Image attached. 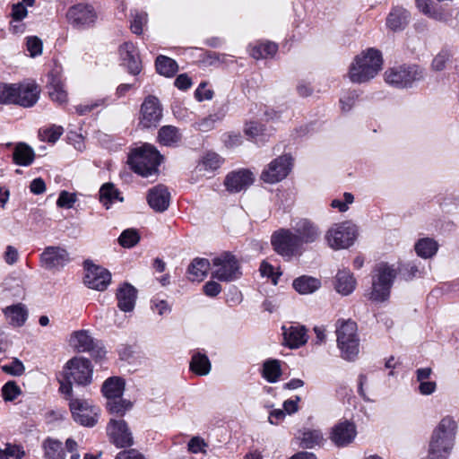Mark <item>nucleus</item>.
<instances>
[{
  "label": "nucleus",
  "mask_w": 459,
  "mask_h": 459,
  "mask_svg": "<svg viewBox=\"0 0 459 459\" xmlns=\"http://www.w3.org/2000/svg\"><path fill=\"white\" fill-rule=\"evenodd\" d=\"M382 66L381 52L376 48H368L353 58L349 66L348 78L353 83L368 82L377 75Z\"/></svg>",
  "instance_id": "obj_1"
},
{
  "label": "nucleus",
  "mask_w": 459,
  "mask_h": 459,
  "mask_svg": "<svg viewBox=\"0 0 459 459\" xmlns=\"http://www.w3.org/2000/svg\"><path fill=\"white\" fill-rule=\"evenodd\" d=\"M161 159L154 146L145 143L131 152L128 163L135 173L147 178L158 172Z\"/></svg>",
  "instance_id": "obj_2"
},
{
  "label": "nucleus",
  "mask_w": 459,
  "mask_h": 459,
  "mask_svg": "<svg viewBox=\"0 0 459 459\" xmlns=\"http://www.w3.org/2000/svg\"><path fill=\"white\" fill-rule=\"evenodd\" d=\"M357 325L352 320H338L336 323L337 345L341 350L342 358L354 360L359 351V340Z\"/></svg>",
  "instance_id": "obj_3"
},
{
  "label": "nucleus",
  "mask_w": 459,
  "mask_h": 459,
  "mask_svg": "<svg viewBox=\"0 0 459 459\" xmlns=\"http://www.w3.org/2000/svg\"><path fill=\"white\" fill-rule=\"evenodd\" d=\"M396 274L394 266L385 263L376 265L372 274V290L369 293V299L377 302L387 299Z\"/></svg>",
  "instance_id": "obj_4"
},
{
  "label": "nucleus",
  "mask_w": 459,
  "mask_h": 459,
  "mask_svg": "<svg viewBox=\"0 0 459 459\" xmlns=\"http://www.w3.org/2000/svg\"><path fill=\"white\" fill-rule=\"evenodd\" d=\"M424 69L418 65H401L390 68L385 72L386 83L399 88H411L417 82L424 79Z\"/></svg>",
  "instance_id": "obj_5"
},
{
  "label": "nucleus",
  "mask_w": 459,
  "mask_h": 459,
  "mask_svg": "<svg viewBox=\"0 0 459 459\" xmlns=\"http://www.w3.org/2000/svg\"><path fill=\"white\" fill-rule=\"evenodd\" d=\"M357 237L358 228L351 221L335 223L325 233L328 246L334 250L349 248Z\"/></svg>",
  "instance_id": "obj_6"
},
{
  "label": "nucleus",
  "mask_w": 459,
  "mask_h": 459,
  "mask_svg": "<svg viewBox=\"0 0 459 459\" xmlns=\"http://www.w3.org/2000/svg\"><path fill=\"white\" fill-rule=\"evenodd\" d=\"M271 244L273 250L286 260L302 254V245L291 229L274 231L271 237Z\"/></svg>",
  "instance_id": "obj_7"
},
{
  "label": "nucleus",
  "mask_w": 459,
  "mask_h": 459,
  "mask_svg": "<svg viewBox=\"0 0 459 459\" xmlns=\"http://www.w3.org/2000/svg\"><path fill=\"white\" fill-rule=\"evenodd\" d=\"M211 275L221 281L237 280L241 275L238 261L230 253L221 254L212 259Z\"/></svg>",
  "instance_id": "obj_8"
},
{
  "label": "nucleus",
  "mask_w": 459,
  "mask_h": 459,
  "mask_svg": "<svg viewBox=\"0 0 459 459\" xmlns=\"http://www.w3.org/2000/svg\"><path fill=\"white\" fill-rule=\"evenodd\" d=\"M92 366L91 361L82 357H74L64 368L65 380H73L77 385H86L92 380Z\"/></svg>",
  "instance_id": "obj_9"
},
{
  "label": "nucleus",
  "mask_w": 459,
  "mask_h": 459,
  "mask_svg": "<svg viewBox=\"0 0 459 459\" xmlns=\"http://www.w3.org/2000/svg\"><path fill=\"white\" fill-rule=\"evenodd\" d=\"M69 406L76 422L86 427H93L96 424L100 409L88 400L73 398Z\"/></svg>",
  "instance_id": "obj_10"
},
{
  "label": "nucleus",
  "mask_w": 459,
  "mask_h": 459,
  "mask_svg": "<svg viewBox=\"0 0 459 459\" xmlns=\"http://www.w3.org/2000/svg\"><path fill=\"white\" fill-rule=\"evenodd\" d=\"M66 17L74 27L87 29L95 24L98 14L92 5L80 3L68 9Z\"/></svg>",
  "instance_id": "obj_11"
},
{
  "label": "nucleus",
  "mask_w": 459,
  "mask_h": 459,
  "mask_svg": "<svg viewBox=\"0 0 459 459\" xmlns=\"http://www.w3.org/2000/svg\"><path fill=\"white\" fill-rule=\"evenodd\" d=\"M291 167V157L290 155H281L268 164L261 174V179L269 184L277 183L289 175Z\"/></svg>",
  "instance_id": "obj_12"
},
{
  "label": "nucleus",
  "mask_w": 459,
  "mask_h": 459,
  "mask_svg": "<svg viewBox=\"0 0 459 459\" xmlns=\"http://www.w3.org/2000/svg\"><path fill=\"white\" fill-rule=\"evenodd\" d=\"M69 262V253L59 246L47 247L39 257L40 266L48 271H59Z\"/></svg>",
  "instance_id": "obj_13"
},
{
  "label": "nucleus",
  "mask_w": 459,
  "mask_h": 459,
  "mask_svg": "<svg viewBox=\"0 0 459 459\" xmlns=\"http://www.w3.org/2000/svg\"><path fill=\"white\" fill-rule=\"evenodd\" d=\"M290 229L302 246L316 242L322 233L318 225L307 218L293 220Z\"/></svg>",
  "instance_id": "obj_14"
},
{
  "label": "nucleus",
  "mask_w": 459,
  "mask_h": 459,
  "mask_svg": "<svg viewBox=\"0 0 459 459\" xmlns=\"http://www.w3.org/2000/svg\"><path fill=\"white\" fill-rule=\"evenodd\" d=\"M111 281V273L101 266L86 263L85 285L99 291L105 290Z\"/></svg>",
  "instance_id": "obj_15"
},
{
  "label": "nucleus",
  "mask_w": 459,
  "mask_h": 459,
  "mask_svg": "<svg viewBox=\"0 0 459 459\" xmlns=\"http://www.w3.org/2000/svg\"><path fill=\"white\" fill-rule=\"evenodd\" d=\"M162 117V109L159 100L154 96H148L141 107V125L149 128L156 126Z\"/></svg>",
  "instance_id": "obj_16"
},
{
  "label": "nucleus",
  "mask_w": 459,
  "mask_h": 459,
  "mask_svg": "<svg viewBox=\"0 0 459 459\" xmlns=\"http://www.w3.org/2000/svg\"><path fill=\"white\" fill-rule=\"evenodd\" d=\"M107 431L112 443L117 447L131 446L134 444L132 433L122 420H111L107 427Z\"/></svg>",
  "instance_id": "obj_17"
},
{
  "label": "nucleus",
  "mask_w": 459,
  "mask_h": 459,
  "mask_svg": "<svg viewBox=\"0 0 459 459\" xmlns=\"http://www.w3.org/2000/svg\"><path fill=\"white\" fill-rule=\"evenodd\" d=\"M356 435L355 425L348 420H344L333 427L329 437L335 446H346L353 442Z\"/></svg>",
  "instance_id": "obj_18"
},
{
  "label": "nucleus",
  "mask_w": 459,
  "mask_h": 459,
  "mask_svg": "<svg viewBox=\"0 0 459 459\" xmlns=\"http://www.w3.org/2000/svg\"><path fill=\"white\" fill-rule=\"evenodd\" d=\"M170 194L165 186L159 185L151 188L147 195V202L155 212H162L169 208Z\"/></svg>",
  "instance_id": "obj_19"
},
{
  "label": "nucleus",
  "mask_w": 459,
  "mask_h": 459,
  "mask_svg": "<svg viewBox=\"0 0 459 459\" xmlns=\"http://www.w3.org/2000/svg\"><path fill=\"white\" fill-rule=\"evenodd\" d=\"M254 182L253 173L247 169H241L229 174L225 180L227 189L231 192H240L252 185Z\"/></svg>",
  "instance_id": "obj_20"
},
{
  "label": "nucleus",
  "mask_w": 459,
  "mask_h": 459,
  "mask_svg": "<svg viewBox=\"0 0 459 459\" xmlns=\"http://www.w3.org/2000/svg\"><path fill=\"white\" fill-rule=\"evenodd\" d=\"M119 53L129 73L134 75L138 74L142 70V65L134 45L132 42L124 43L119 48Z\"/></svg>",
  "instance_id": "obj_21"
},
{
  "label": "nucleus",
  "mask_w": 459,
  "mask_h": 459,
  "mask_svg": "<svg viewBox=\"0 0 459 459\" xmlns=\"http://www.w3.org/2000/svg\"><path fill=\"white\" fill-rule=\"evenodd\" d=\"M39 89L32 82L18 84L16 94V105L23 108H30L34 106L39 98Z\"/></svg>",
  "instance_id": "obj_22"
},
{
  "label": "nucleus",
  "mask_w": 459,
  "mask_h": 459,
  "mask_svg": "<svg viewBox=\"0 0 459 459\" xmlns=\"http://www.w3.org/2000/svg\"><path fill=\"white\" fill-rule=\"evenodd\" d=\"M285 344L290 349H297L307 342V330L305 326L297 325L282 327Z\"/></svg>",
  "instance_id": "obj_23"
},
{
  "label": "nucleus",
  "mask_w": 459,
  "mask_h": 459,
  "mask_svg": "<svg viewBox=\"0 0 459 459\" xmlns=\"http://www.w3.org/2000/svg\"><path fill=\"white\" fill-rule=\"evenodd\" d=\"M137 298V290L130 283H123L117 290V307L124 312L134 310Z\"/></svg>",
  "instance_id": "obj_24"
},
{
  "label": "nucleus",
  "mask_w": 459,
  "mask_h": 459,
  "mask_svg": "<svg viewBox=\"0 0 459 459\" xmlns=\"http://www.w3.org/2000/svg\"><path fill=\"white\" fill-rule=\"evenodd\" d=\"M296 438L299 440V445L304 449H313L316 446H322L325 443V438L320 429H312L309 428H303L299 430Z\"/></svg>",
  "instance_id": "obj_25"
},
{
  "label": "nucleus",
  "mask_w": 459,
  "mask_h": 459,
  "mask_svg": "<svg viewBox=\"0 0 459 459\" xmlns=\"http://www.w3.org/2000/svg\"><path fill=\"white\" fill-rule=\"evenodd\" d=\"M454 443L432 436L428 449L429 459H447L454 447Z\"/></svg>",
  "instance_id": "obj_26"
},
{
  "label": "nucleus",
  "mask_w": 459,
  "mask_h": 459,
  "mask_svg": "<svg viewBox=\"0 0 459 459\" xmlns=\"http://www.w3.org/2000/svg\"><path fill=\"white\" fill-rule=\"evenodd\" d=\"M457 431V423L451 416L444 417L433 430L432 436L449 441L455 444Z\"/></svg>",
  "instance_id": "obj_27"
},
{
  "label": "nucleus",
  "mask_w": 459,
  "mask_h": 459,
  "mask_svg": "<svg viewBox=\"0 0 459 459\" xmlns=\"http://www.w3.org/2000/svg\"><path fill=\"white\" fill-rule=\"evenodd\" d=\"M69 344L78 352L91 351L95 346L93 338L86 330L74 332L70 336Z\"/></svg>",
  "instance_id": "obj_28"
},
{
  "label": "nucleus",
  "mask_w": 459,
  "mask_h": 459,
  "mask_svg": "<svg viewBox=\"0 0 459 459\" xmlns=\"http://www.w3.org/2000/svg\"><path fill=\"white\" fill-rule=\"evenodd\" d=\"M212 272V264L206 258H195L188 266V278L192 281H202L208 272Z\"/></svg>",
  "instance_id": "obj_29"
},
{
  "label": "nucleus",
  "mask_w": 459,
  "mask_h": 459,
  "mask_svg": "<svg viewBox=\"0 0 459 459\" xmlns=\"http://www.w3.org/2000/svg\"><path fill=\"white\" fill-rule=\"evenodd\" d=\"M356 280L349 270H339L335 277L334 288L343 296L350 295L355 289Z\"/></svg>",
  "instance_id": "obj_30"
},
{
  "label": "nucleus",
  "mask_w": 459,
  "mask_h": 459,
  "mask_svg": "<svg viewBox=\"0 0 459 459\" xmlns=\"http://www.w3.org/2000/svg\"><path fill=\"white\" fill-rule=\"evenodd\" d=\"M35 159V152L33 149L25 143H18L15 144L13 160V162L19 166H29Z\"/></svg>",
  "instance_id": "obj_31"
},
{
  "label": "nucleus",
  "mask_w": 459,
  "mask_h": 459,
  "mask_svg": "<svg viewBox=\"0 0 459 459\" xmlns=\"http://www.w3.org/2000/svg\"><path fill=\"white\" fill-rule=\"evenodd\" d=\"M292 286L301 295H307L316 291L321 287V281L317 278L302 275L296 278Z\"/></svg>",
  "instance_id": "obj_32"
},
{
  "label": "nucleus",
  "mask_w": 459,
  "mask_h": 459,
  "mask_svg": "<svg viewBox=\"0 0 459 459\" xmlns=\"http://www.w3.org/2000/svg\"><path fill=\"white\" fill-rule=\"evenodd\" d=\"M125 390V382L118 377L108 378L102 385V393L107 401L118 398L123 395Z\"/></svg>",
  "instance_id": "obj_33"
},
{
  "label": "nucleus",
  "mask_w": 459,
  "mask_h": 459,
  "mask_svg": "<svg viewBox=\"0 0 459 459\" xmlns=\"http://www.w3.org/2000/svg\"><path fill=\"white\" fill-rule=\"evenodd\" d=\"M410 13L402 7L394 8L387 17V26L393 30L403 29L409 22Z\"/></svg>",
  "instance_id": "obj_34"
},
{
  "label": "nucleus",
  "mask_w": 459,
  "mask_h": 459,
  "mask_svg": "<svg viewBox=\"0 0 459 459\" xmlns=\"http://www.w3.org/2000/svg\"><path fill=\"white\" fill-rule=\"evenodd\" d=\"M4 312L9 323L14 326H22L28 317V311L22 304L7 307Z\"/></svg>",
  "instance_id": "obj_35"
},
{
  "label": "nucleus",
  "mask_w": 459,
  "mask_h": 459,
  "mask_svg": "<svg viewBox=\"0 0 459 459\" xmlns=\"http://www.w3.org/2000/svg\"><path fill=\"white\" fill-rule=\"evenodd\" d=\"M116 201L123 202L119 191L112 183L104 184L100 189V202L109 209Z\"/></svg>",
  "instance_id": "obj_36"
},
{
  "label": "nucleus",
  "mask_w": 459,
  "mask_h": 459,
  "mask_svg": "<svg viewBox=\"0 0 459 459\" xmlns=\"http://www.w3.org/2000/svg\"><path fill=\"white\" fill-rule=\"evenodd\" d=\"M221 162L222 160L217 153L208 152L203 157L197 169L200 172H203L204 176L209 177L211 173L220 168Z\"/></svg>",
  "instance_id": "obj_37"
},
{
  "label": "nucleus",
  "mask_w": 459,
  "mask_h": 459,
  "mask_svg": "<svg viewBox=\"0 0 459 459\" xmlns=\"http://www.w3.org/2000/svg\"><path fill=\"white\" fill-rule=\"evenodd\" d=\"M48 95L53 101L58 104L67 102V92L63 82L59 78L53 77L48 86Z\"/></svg>",
  "instance_id": "obj_38"
},
{
  "label": "nucleus",
  "mask_w": 459,
  "mask_h": 459,
  "mask_svg": "<svg viewBox=\"0 0 459 459\" xmlns=\"http://www.w3.org/2000/svg\"><path fill=\"white\" fill-rule=\"evenodd\" d=\"M190 368L199 376H206L211 371V362L205 354L197 352L192 357Z\"/></svg>",
  "instance_id": "obj_39"
},
{
  "label": "nucleus",
  "mask_w": 459,
  "mask_h": 459,
  "mask_svg": "<svg viewBox=\"0 0 459 459\" xmlns=\"http://www.w3.org/2000/svg\"><path fill=\"white\" fill-rule=\"evenodd\" d=\"M158 138L161 144L171 146L180 141L181 134L177 127L164 126L160 129Z\"/></svg>",
  "instance_id": "obj_40"
},
{
  "label": "nucleus",
  "mask_w": 459,
  "mask_h": 459,
  "mask_svg": "<svg viewBox=\"0 0 459 459\" xmlns=\"http://www.w3.org/2000/svg\"><path fill=\"white\" fill-rule=\"evenodd\" d=\"M46 459H63L65 455L63 445L60 441L48 438L43 443Z\"/></svg>",
  "instance_id": "obj_41"
},
{
  "label": "nucleus",
  "mask_w": 459,
  "mask_h": 459,
  "mask_svg": "<svg viewBox=\"0 0 459 459\" xmlns=\"http://www.w3.org/2000/svg\"><path fill=\"white\" fill-rule=\"evenodd\" d=\"M437 243L432 238L420 239L415 245V250L419 256L429 258L433 256L437 251Z\"/></svg>",
  "instance_id": "obj_42"
},
{
  "label": "nucleus",
  "mask_w": 459,
  "mask_h": 459,
  "mask_svg": "<svg viewBox=\"0 0 459 459\" xmlns=\"http://www.w3.org/2000/svg\"><path fill=\"white\" fill-rule=\"evenodd\" d=\"M157 72L166 77L173 76L178 71L177 63L165 56H159L156 59Z\"/></svg>",
  "instance_id": "obj_43"
},
{
  "label": "nucleus",
  "mask_w": 459,
  "mask_h": 459,
  "mask_svg": "<svg viewBox=\"0 0 459 459\" xmlns=\"http://www.w3.org/2000/svg\"><path fill=\"white\" fill-rule=\"evenodd\" d=\"M281 374V364L277 359H269L264 363L263 377L270 383L278 381Z\"/></svg>",
  "instance_id": "obj_44"
},
{
  "label": "nucleus",
  "mask_w": 459,
  "mask_h": 459,
  "mask_svg": "<svg viewBox=\"0 0 459 459\" xmlns=\"http://www.w3.org/2000/svg\"><path fill=\"white\" fill-rule=\"evenodd\" d=\"M277 44L267 41L253 47L251 49V56L255 59L266 58L268 56H273L277 52Z\"/></svg>",
  "instance_id": "obj_45"
},
{
  "label": "nucleus",
  "mask_w": 459,
  "mask_h": 459,
  "mask_svg": "<svg viewBox=\"0 0 459 459\" xmlns=\"http://www.w3.org/2000/svg\"><path fill=\"white\" fill-rule=\"evenodd\" d=\"M18 84H0V104H15Z\"/></svg>",
  "instance_id": "obj_46"
},
{
  "label": "nucleus",
  "mask_w": 459,
  "mask_h": 459,
  "mask_svg": "<svg viewBox=\"0 0 459 459\" xmlns=\"http://www.w3.org/2000/svg\"><path fill=\"white\" fill-rule=\"evenodd\" d=\"M132 407L131 402L125 400L122 396L107 401V408L110 413L124 415Z\"/></svg>",
  "instance_id": "obj_47"
},
{
  "label": "nucleus",
  "mask_w": 459,
  "mask_h": 459,
  "mask_svg": "<svg viewBox=\"0 0 459 459\" xmlns=\"http://www.w3.org/2000/svg\"><path fill=\"white\" fill-rule=\"evenodd\" d=\"M140 240L138 232L134 229H127L124 230L119 238V244L123 247L130 248L135 246Z\"/></svg>",
  "instance_id": "obj_48"
},
{
  "label": "nucleus",
  "mask_w": 459,
  "mask_h": 459,
  "mask_svg": "<svg viewBox=\"0 0 459 459\" xmlns=\"http://www.w3.org/2000/svg\"><path fill=\"white\" fill-rule=\"evenodd\" d=\"M147 22L148 15L146 13H135L130 22V30L134 34L141 35Z\"/></svg>",
  "instance_id": "obj_49"
},
{
  "label": "nucleus",
  "mask_w": 459,
  "mask_h": 459,
  "mask_svg": "<svg viewBox=\"0 0 459 459\" xmlns=\"http://www.w3.org/2000/svg\"><path fill=\"white\" fill-rule=\"evenodd\" d=\"M359 99V93L356 91H350L341 97L340 105L343 112H349L356 104Z\"/></svg>",
  "instance_id": "obj_50"
},
{
  "label": "nucleus",
  "mask_w": 459,
  "mask_h": 459,
  "mask_svg": "<svg viewBox=\"0 0 459 459\" xmlns=\"http://www.w3.org/2000/svg\"><path fill=\"white\" fill-rule=\"evenodd\" d=\"M105 104H106V99H97L89 103L79 104V105L75 106L74 108H75V112L79 116H84V115L91 112L95 108L104 106Z\"/></svg>",
  "instance_id": "obj_51"
},
{
  "label": "nucleus",
  "mask_w": 459,
  "mask_h": 459,
  "mask_svg": "<svg viewBox=\"0 0 459 459\" xmlns=\"http://www.w3.org/2000/svg\"><path fill=\"white\" fill-rule=\"evenodd\" d=\"M63 133L64 129L62 126H52L51 127L45 129L42 133H40V135L42 136L43 140L54 143L59 139Z\"/></svg>",
  "instance_id": "obj_52"
},
{
  "label": "nucleus",
  "mask_w": 459,
  "mask_h": 459,
  "mask_svg": "<svg viewBox=\"0 0 459 459\" xmlns=\"http://www.w3.org/2000/svg\"><path fill=\"white\" fill-rule=\"evenodd\" d=\"M26 46L31 57H35L42 53V41L36 36L27 38Z\"/></svg>",
  "instance_id": "obj_53"
},
{
  "label": "nucleus",
  "mask_w": 459,
  "mask_h": 459,
  "mask_svg": "<svg viewBox=\"0 0 459 459\" xmlns=\"http://www.w3.org/2000/svg\"><path fill=\"white\" fill-rule=\"evenodd\" d=\"M21 389L14 382H7L2 388L3 397L5 401H13L20 394Z\"/></svg>",
  "instance_id": "obj_54"
},
{
  "label": "nucleus",
  "mask_w": 459,
  "mask_h": 459,
  "mask_svg": "<svg viewBox=\"0 0 459 459\" xmlns=\"http://www.w3.org/2000/svg\"><path fill=\"white\" fill-rule=\"evenodd\" d=\"M219 117L217 115H209L202 119H200L198 122L195 124V127L197 130L203 131V132H208L212 130L214 127L215 123L218 121Z\"/></svg>",
  "instance_id": "obj_55"
},
{
  "label": "nucleus",
  "mask_w": 459,
  "mask_h": 459,
  "mask_svg": "<svg viewBox=\"0 0 459 459\" xmlns=\"http://www.w3.org/2000/svg\"><path fill=\"white\" fill-rule=\"evenodd\" d=\"M4 450L8 459H22L26 455L24 448L20 445L6 444Z\"/></svg>",
  "instance_id": "obj_56"
},
{
  "label": "nucleus",
  "mask_w": 459,
  "mask_h": 459,
  "mask_svg": "<svg viewBox=\"0 0 459 459\" xmlns=\"http://www.w3.org/2000/svg\"><path fill=\"white\" fill-rule=\"evenodd\" d=\"M354 201V197L351 193L343 194V200L334 199L331 203V206L333 208L338 209L340 212H346L348 210V205L352 204Z\"/></svg>",
  "instance_id": "obj_57"
},
{
  "label": "nucleus",
  "mask_w": 459,
  "mask_h": 459,
  "mask_svg": "<svg viewBox=\"0 0 459 459\" xmlns=\"http://www.w3.org/2000/svg\"><path fill=\"white\" fill-rule=\"evenodd\" d=\"M75 202L76 197L74 195L62 191L56 201V205L61 208H71Z\"/></svg>",
  "instance_id": "obj_58"
},
{
  "label": "nucleus",
  "mask_w": 459,
  "mask_h": 459,
  "mask_svg": "<svg viewBox=\"0 0 459 459\" xmlns=\"http://www.w3.org/2000/svg\"><path fill=\"white\" fill-rule=\"evenodd\" d=\"M450 55L447 51L439 52L432 61V68L435 71H442L446 67V62L449 60Z\"/></svg>",
  "instance_id": "obj_59"
},
{
  "label": "nucleus",
  "mask_w": 459,
  "mask_h": 459,
  "mask_svg": "<svg viewBox=\"0 0 459 459\" xmlns=\"http://www.w3.org/2000/svg\"><path fill=\"white\" fill-rule=\"evenodd\" d=\"M3 370L13 376H21L24 372V366L19 359H13L10 364L3 366Z\"/></svg>",
  "instance_id": "obj_60"
},
{
  "label": "nucleus",
  "mask_w": 459,
  "mask_h": 459,
  "mask_svg": "<svg viewBox=\"0 0 459 459\" xmlns=\"http://www.w3.org/2000/svg\"><path fill=\"white\" fill-rule=\"evenodd\" d=\"M28 14V11L23 3H17L13 5L12 17L14 22H21Z\"/></svg>",
  "instance_id": "obj_61"
},
{
  "label": "nucleus",
  "mask_w": 459,
  "mask_h": 459,
  "mask_svg": "<svg viewBox=\"0 0 459 459\" xmlns=\"http://www.w3.org/2000/svg\"><path fill=\"white\" fill-rule=\"evenodd\" d=\"M244 131L247 135L250 136L251 138H255L263 133L264 128L257 122H249L246 124Z\"/></svg>",
  "instance_id": "obj_62"
},
{
  "label": "nucleus",
  "mask_w": 459,
  "mask_h": 459,
  "mask_svg": "<svg viewBox=\"0 0 459 459\" xmlns=\"http://www.w3.org/2000/svg\"><path fill=\"white\" fill-rule=\"evenodd\" d=\"M115 459H147L136 449H128L119 452Z\"/></svg>",
  "instance_id": "obj_63"
},
{
  "label": "nucleus",
  "mask_w": 459,
  "mask_h": 459,
  "mask_svg": "<svg viewBox=\"0 0 459 459\" xmlns=\"http://www.w3.org/2000/svg\"><path fill=\"white\" fill-rule=\"evenodd\" d=\"M187 446L191 453L197 454L203 451L204 447L206 446V444L203 438L199 437H194L188 442Z\"/></svg>",
  "instance_id": "obj_64"
}]
</instances>
